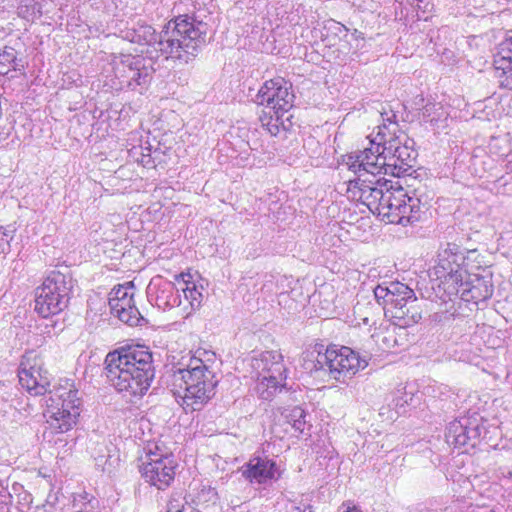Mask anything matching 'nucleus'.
Returning a JSON list of instances; mask_svg holds the SVG:
<instances>
[{
  "mask_svg": "<svg viewBox=\"0 0 512 512\" xmlns=\"http://www.w3.org/2000/svg\"><path fill=\"white\" fill-rule=\"evenodd\" d=\"M215 359L213 351L199 347L172 364L168 386L184 410L200 411L215 397Z\"/></svg>",
  "mask_w": 512,
  "mask_h": 512,
  "instance_id": "obj_1",
  "label": "nucleus"
},
{
  "mask_svg": "<svg viewBox=\"0 0 512 512\" xmlns=\"http://www.w3.org/2000/svg\"><path fill=\"white\" fill-rule=\"evenodd\" d=\"M208 29L207 23L188 15H180L170 20L159 35L152 26L138 24L126 32L125 38L138 44L158 43L160 50L170 54L167 59L188 63L206 43Z\"/></svg>",
  "mask_w": 512,
  "mask_h": 512,
  "instance_id": "obj_2",
  "label": "nucleus"
},
{
  "mask_svg": "<svg viewBox=\"0 0 512 512\" xmlns=\"http://www.w3.org/2000/svg\"><path fill=\"white\" fill-rule=\"evenodd\" d=\"M378 186L371 212L381 221L408 226L422 220L424 204L420 198L410 196L399 180L378 179Z\"/></svg>",
  "mask_w": 512,
  "mask_h": 512,
  "instance_id": "obj_3",
  "label": "nucleus"
},
{
  "mask_svg": "<svg viewBox=\"0 0 512 512\" xmlns=\"http://www.w3.org/2000/svg\"><path fill=\"white\" fill-rule=\"evenodd\" d=\"M295 94L292 85L283 77L266 80L256 94V103L262 107L259 121L272 136L286 130L283 117L293 107Z\"/></svg>",
  "mask_w": 512,
  "mask_h": 512,
  "instance_id": "obj_4",
  "label": "nucleus"
},
{
  "mask_svg": "<svg viewBox=\"0 0 512 512\" xmlns=\"http://www.w3.org/2000/svg\"><path fill=\"white\" fill-rule=\"evenodd\" d=\"M378 304L383 306L388 322L399 328H410L422 319V308L412 288L394 281L387 286L378 285L374 289Z\"/></svg>",
  "mask_w": 512,
  "mask_h": 512,
  "instance_id": "obj_5",
  "label": "nucleus"
},
{
  "mask_svg": "<svg viewBox=\"0 0 512 512\" xmlns=\"http://www.w3.org/2000/svg\"><path fill=\"white\" fill-rule=\"evenodd\" d=\"M47 400L44 416L55 433H67L79 422L82 399L75 381L60 378Z\"/></svg>",
  "mask_w": 512,
  "mask_h": 512,
  "instance_id": "obj_6",
  "label": "nucleus"
},
{
  "mask_svg": "<svg viewBox=\"0 0 512 512\" xmlns=\"http://www.w3.org/2000/svg\"><path fill=\"white\" fill-rule=\"evenodd\" d=\"M138 471L149 486L164 491L175 482L179 462L171 451L157 443L149 444L139 458Z\"/></svg>",
  "mask_w": 512,
  "mask_h": 512,
  "instance_id": "obj_7",
  "label": "nucleus"
},
{
  "mask_svg": "<svg viewBox=\"0 0 512 512\" xmlns=\"http://www.w3.org/2000/svg\"><path fill=\"white\" fill-rule=\"evenodd\" d=\"M318 358L316 370L327 368L330 376L335 380L352 377L368 366V362L359 352L339 344H329L324 347L316 345Z\"/></svg>",
  "mask_w": 512,
  "mask_h": 512,
  "instance_id": "obj_8",
  "label": "nucleus"
},
{
  "mask_svg": "<svg viewBox=\"0 0 512 512\" xmlns=\"http://www.w3.org/2000/svg\"><path fill=\"white\" fill-rule=\"evenodd\" d=\"M70 299V287L67 276L59 271H52L34 290V311L48 319L60 314Z\"/></svg>",
  "mask_w": 512,
  "mask_h": 512,
  "instance_id": "obj_9",
  "label": "nucleus"
},
{
  "mask_svg": "<svg viewBox=\"0 0 512 512\" xmlns=\"http://www.w3.org/2000/svg\"><path fill=\"white\" fill-rule=\"evenodd\" d=\"M399 162L395 154L386 153V150L370 141L369 147L359 155H348L346 164L354 172L367 173L375 178L381 173L400 177L410 169L405 163Z\"/></svg>",
  "mask_w": 512,
  "mask_h": 512,
  "instance_id": "obj_10",
  "label": "nucleus"
},
{
  "mask_svg": "<svg viewBox=\"0 0 512 512\" xmlns=\"http://www.w3.org/2000/svg\"><path fill=\"white\" fill-rule=\"evenodd\" d=\"M17 374L19 384L31 396H43L51 392L52 376L41 352L35 349L25 351L20 358Z\"/></svg>",
  "mask_w": 512,
  "mask_h": 512,
  "instance_id": "obj_11",
  "label": "nucleus"
},
{
  "mask_svg": "<svg viewBox=\"0 0 512 512\" xmlns=\"http://www.w3.org/2000/svg\"><path fill=\"white\" fill-rule=\"evenodd\" d=\"M152 353L144 345L122 347L109 352L105 358L106 368L127 370L135 375L152 378Z\"/></svg>",
  "mask_w": 512,
  "mask_h": 512,
  "instance_id": "obj_12",
  "label": "nucleus"
},
{
  "mask_svg": "<svg viewBox=\"0 0 512 512\" xmlns=\"http://www.w3.org/2000/svg\"><path fill=\"white\" fill-rule=\"evenodd\" d=\"M371 142L382 147L386 153L395 154L400 160L412 168L414 162L413 151L402 141V131L396 121V115L392 114L377 126L376 131L370 135Z\"/></svg>",
  "mask_w": 512,
  "mask_h": 512,
  "instance_id": "obj_13",
  "label": "nucleus"
},
{
  "mask_svg": "<svg viewBox=\"0 0 512 512\" xmlns=\"http://www.w3.org/2000/svg\"><path fill=\"white\" fill-rule=\"evenodd\" d=\"M134 290V283L126 282L114 287L109 297L111 313L129 325L137 324L140 317L134 301Z\"/></svg>",
  "mask_w": 512,
  "mask_h": 512,
  "instance_id": "obj_14",
  "label": "nucleus"
},
{
  "mask_svg": "<svg viewBox=\"0 0 512 512\" xmlns=\"http://www.w3.org/2000/svg\"><path fill=\"white\" fill-rule=\"evenodd\" d=\"M106 374L113 387L129 398L142 397L148 391L152 380L114 367L106 368Z\"/></svg>",
  "mask_w": 512,
  "mask_h": 512,
  "instance_id": "obj_15",
  "label": "nucleus"
},
{
  "mask_svg": "<svg viewBox=\"0 0 512 512\" xmlns=\"http://www.w3.org/2000/svg\"><path fill=\"white\" fill-rule=\"evenodd\" d=\"M355 179H350L347 184V197L353 201L361 202L371 211L372 201H376L379 194L378 179L369 178L367 173L357 172Z\"/></svg>",
  "mask_w": 512,
  "mask_h": 512,
  "instance_id": "obj_16",
  "label": "nucleus"
},
{
  "mask_svg": "<svg viewBox=\"0 0 512 512\" xmlns=\"http://www.w3.org/2000/svg\"><path fill=\"white\" fill-rule=\"evenodd\" d=\"M243 475L250 482L263 484L279 477L280 473H278L275 461L268 458L253 457L246 464Z\"/></svg>",
  "mask_w": 512,
  "mask_h": 512,
  "instance_id": "obj_17",
  "label": "nucleus"
},
{
  "mask_svg": "<svg viewBox=\"0 0 512 512\" xmlns=\"http://www.w3.org/2000/svg\"><path fill=\"white\" fill-rule=\"evenodd\" d=\"M404 328H399L391 322L381 323L376 327L371 335L375 343L384 351L391 350L403 344L406 340V333L402 332Z\"/></svg>",
  "mask_w": 512,
  "mask_h": 512,
  "instance_id": "obj_18",
  "label": "nucleus"
},
{
  "mask_svg": "<svg viewBox=\"0 0 512 512\" xmlns=\"http://www.w3.org/2000/svg\"><path fill=\"white\" fill-rule=\"evenodd\" d=\"M461 257L456 253L452 252L450 249H445L440 255L438 264L436 266L437 274L441 278H451L456 281L462 280L461 275H458L459 272V259Z\"/></svg>",
  "mask_w": 512,
  "mask_h": 512,
  "instance_id": "obj_19",
  "label": "nucleus"
},
{
  "mask_svg": "<svg viewBox=\"0 0 512 512\" xmlns=\"http://www.w3.org/2000/svg\"><path fill=\"white\" fill-rule=\"evenodd\" d=\"M252 367L258 372L270 373V371H286L283 356L279 351L270 350L262 352L254 358Z\"/></svg>",
  "mask_w": 512,
  "mask_h": 512,
  "instance_id": "obj_20",
  "label": "nucleus"
},
{
  "mask_svg": "<svg viewBox=\"0 0 512 512\" xmlns=\"http://www.w3.org/2000/svg\"><path fill=\"white\" fill-rule=\"evenodd\" d=\"M286 371H270V373L258 372V385L262 394L266 393L265 398L273 395L286 379Z\"/></svg>",
  "mask_w": 512,
  "mask_h": 512,
  "instance_id": "obj_21",
  "label": "nucleus"
},
{
  "mask_svg": "<svg viewBox=\"0 0 512 512\" xmlns=\"http://www.w3.org/2000/svg\"><path fill=\"white\" fill-rule=\"evenodd\" d=\"M446 440L455 448L468 445L470 442L468 427L464 426L460 421L451 422L446 433Z\"/></svg>",
  "mask_w": 512,
  "mask_h": 512,
  "instance_id": "obj_22",
  "label": "nucleus"
},
{
  "mask_svg": "<svg viewBox=\"0 0 512 512\" xmlns=\"http://www.w3.org/2000/svg\"><path fill=\"white\" fill-rule=\"evenodd\" d=\"M198 278H200L199 273L194 271L192 268H188L186 271H183L174 277V284L177 291L186 293L188 289H192L193 286L199 285Z\"/></svg>",
  "mask_w": 512,
  "mask_h": 512,
  "instance_id": "obj_23",
  "label": "nucleus"
},
{
  "mask_svg": "<svg viewBox=\"0 0 512 512\" xmlns=\"http://www.w3.org/2000/svg\"><path fill=\"white\" fill-rule=\"evenodd\" d=\"M285 417L295 432L303 433L306 426V413L300 406L292 407L287 410Z\"/></svg>",
  "mask_w": 512,
  "mask_h": 512,
  "instance_id": "obj_24",
  "label": "nucleus"
},
{
  "mask_svg": "<svg viewBox=\"0 0 512 512\" xmlns=\"http://www.w3.org/2000/svg\"><path fill=\"white\" fill-rule=\"evenodd\" d=\"M18 15L28 21H34L41 16V5L34 0H21L18 6Z\"/></svg>",
  "mask_w": 512,
  "mask_h": 512,
  "instance_id": "obj_25",
  "label": "nucleus"
},
{
  "mask_svg": "<svg viewBox=\"0 0 512 512\" xmlns=\"http://www.w3.org/2000/svg\"><path fill=\"white\" fill-rule=\"evenodd\" d=\"M214 497V493L211 489L202 486L197 490L194 494H189L187 496V500L189 503L194 506L196 509L198 507H207V503L212 500Z\"/></svg>",
  "mask_w": 512,
  "mask_h": 512,
  "instance_id": "obj_26",
  "label": "nucleus"
},
{
  "mask_svg": "<svg viewBox=\"0 0 512 512\" xmlns=\"http://www.w3.org/2000/svg\"><path fill=\"white\" fill-rule=\"evenodd\" d=\"M183 296L188 303V305L184 306V309L190 308L191 311H194L200 308L203 301L202 286L200 284L193 286L192 289H188L186 293H183Z\"/></svg>",
  "mask_w": 512,
  "mask_h": 512,
  "instance_id": "obj_27",
  "label": "nucleus"
},
{
  "mask_svg": "<svg viewBox=\"0 0 512 512\" xmlns=\"http://www.w3.org/2000/svg\"><path fill=\"white\" fill-rule=\"evenodd\" d=\"M166 512H198V509L192 506L187 499L182 501L179 498L172 497L168 501Z\"/></svg>",
  "mask_w": 512,
  "mask_h": 512,
  "instance_id": "obj_28",
  "label": "nucleus"
},
{
  "mask_svg": "<svg viewBox=\"0 0 512 512\" xmlns=\"http://www.w3.org/2000/svg\"><path fill=\"white\" fill-rule=\"evenodd\" d=\"M17 59V51L8 46L0 48V64H13Z\"/></svg>",
  "mask_w": 512,
  "mask_h": 512,
  "instance_id": "obj_29",
  "label": "nucleus"
},
{
  "mask_svg": "<svg viewBox=\"0 0 512 512\" xmlns=\"http://www.w3.org/2000/svg\"><path fill=\"white\" fill-rule=\"evenodd\" d=\"M75 501L85 505V504H91L93 500H95L94 496L86 491H82L76 494Z\"/></svg>",
  "mask_w": 512,
  "mask_h": 512,
  "instance_id": "obj_30",
  "label": "nucleus"
},
{
  "mask_svg": "<svg viewBox=\"0 0 512 512\" xmlns=\"http://www.w3.org/2000/svg\"><path fill=\"white\" fill-rule=\"evenodd\" d=\"M10 73H11V76H10L11 78L15 77L17 74V69L16 68L9 69V68H7V66H0V82L2 84L5 83V78Z\"/></svg>",
  "mask_w": 512,
  "mask_h": 512,
  "instance_id": "obj_31",
  "label": "nucleus"
},
{
  "mask_svg": "<svg viewBox=\"0 0 512 512\" xmlns=\"http://www.w3.org/2000/svg\"><path fill=\"white\" fill-rule=\"evenodd\" d=\"M343 506L346 507L344 512H362L359 507L356 505H351L350 503H343Z\"/></svg>",
  "mask_w": 512,
  "mask_h": 512,
  "instance_id": "obj_32",
  "label": "nucleus"
},
{
  "mask_svg": "<svg viewBox=\"0 0 512 512\" xmlns=\"http://www.w3.org/2000/svg\"><path fill=\"white\" fill-rule=\"evenodd\" d=\"M351 38L356 40V41L364 40L363 33L358 31V30H356V29L351 33Z\"/></svg>",
  "mask_w": 512,
  "mask_h": 512,
  "instance_id": "obj_33",
  "label": "nucleus"
},
{
  "mask_svg": "<svg viewBox=\"0 0 512 512\" xmlns=\"http://www.w3.org/2000/svg\"><path fill=\"white\" fill-rule=\"evenodd\" d=\"M119 64H125V63H128V64H137L138 62H130V55H122L119 57Z\"/></svg>",
  "mask_w": 512,
  "mask_h": 512,
  "instance_id": "obj_34",
  "label": "nucleus"
},
{
  "mask_svg": "<svg viewBox=\"0 0 512 512\" xmlns=\"http://www.w3.org/2000/svg\"><path fill=\"white\" fill-rule=\"evenodd\" d=\"M4 251V243L0 240V254Z\"/></svg>",
  "mask_w": 512,
  "mask_h": 512,
  "instance_id": "obj_35",
  "label": "nucleus"
},
{
  "mask_svg": "<svg viewBox=\"0 0 512 512\" xmlns=\"http://www.w3.org/2000/svg\"><path fill=\"white\" fill-rule=\"evenodd\" d=\"M113 63H117V57H115V59H113L112 62H110V65H113Z\"/></svg>",
  "mask_w": 512,
  "mask_h": 512,
  "instance_id": "obj_36",
  "label": "nucleus"
},
{
  "mask_svg": "<svg viewBox=\"0 0 512 512\" xmlns=\"http://www.w3.org/2000/svg\"><path fill=\"white\" fill-rule=\"evenodd\" d=\"M294 512H302L299 508H296Z\"/></svg>",
  "mask_w": 512,
  "mask_h": 512,
  "instance_id": "obj_37",
  "label": "nucleus"
}]
</instances>
